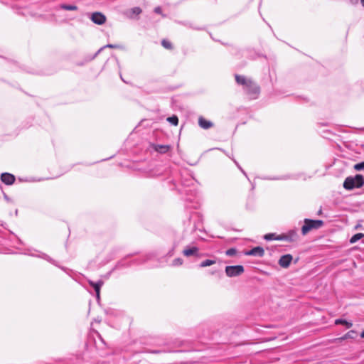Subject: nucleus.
<instances>
[{"mask_svg":"<svg viewBox=\"0 0 364 364\" xmlns=\"http://www.w3.org/2000/svg\"><path fill=\"white\" fill-rule=\"evenodd\" d=\"M60 7L63 9L68 10V11H75L77 9V7L75 5L62 4Z\"/></svg>","mask_w":364,"mask_h":364,"instance_id":"obj_18","label":"nucleus"},{"mask_svg":"<svg viewBox=\"0 0 364 364\" xmlns=\"http://www.w3.org/2000/svg\"><path fill=\"white\" fill-rule=\"evenodd\" d=\"M161 352H162L161 350H159L151 351L152 353H160Z\"/></svg>","mask_w":364,"mask_h":364,"instance_id":"obj_30","label":"nucleus"},{"mask_svg":"<svg viewBox=\"0 0 364 364\" xmlns=\"http://www.w3.org/2000/svg\"><path fill=\"white\" fill-rule=\"evenodd\" d=\"M244 271L245 269L242 265L227 266L225 267V274L229 277L240 276Z\"/></svg>","mask_w":364,"mask_h":364,"instance_id":"obj_3","label":"nucleus"},{"mask_svg":"<svg viewBox=\"0 0 364 364\" xmlns=\"http://www.w3.org/2000/svg\"><path fill=\"white\" fill-rule=\"evenodd\" d=\"M357 336H358L357 332H355L354 331H350L348 333H346L344 337H343V339H344V338H354L357 337Z\"/></svg>","mask_w":364,"mask_h":364,"instance_id":"obj_19","label":"nucleus"},{"mask_svg":"<svg viewBox=\"0 0 364 364\" xmlns=\"http://www.w3.org/2000/svg\"><path fill=\"white\" fill-rule=\"evenodd\" d=\"M244 89L248 95H252L255 98L257 97L260 92L259 87L252 80H250Z\"/></svg>","mask_w":364,"mask_h":364,"instance_id":"obj_4","label":"nucleus"},{"mask_svg":"<svg viewBox=\"0 0 364 364\" xmlns=\"http://www.w3.org/2000/svg\"><path fill=\"white\" fill-rule=\"evenodd\" d=\"M183 264V260L181 258H176L173 261V266H179Z\"/></svg>","mask_w":364,"mask_h":364,"instance_id":"obj_25","label":"nucleus"},{"mask_svg":"<svg viewBox=\"0 0 364 364\" xmlns=\"http://www.w3.org/2000/svg\"><path fill=\"white\" fill-rule=\"evenodd\" d=\"M287 238H296V233L295 231H291L289 233V235H286Z\"/></svg>","mask_w":364,"mask_h":364,"instance_id":"obj_26","label":"nucleus"},{"mask_svg":"<svg viewBox=\"0 0 364 364\" xmlns=\"http://www.w3.org/2000/svg\"><path fill=\"white\" fill-rule=\"evenodd\" d=\"M198 249L196 247H193L191 248H187V249H185L183 251V253L185 256L186 257H190V256H192L195 254L197 253Z\"/></svg>","mask_w":364,"mask_h":364,"instance_id":"obj_13","label":"nucleus"},{"mask_svg":"<svg viewBox=\"0 0 364 364\" xmlns=\"http://www.w3.org/2000/svg\"><path fill=\"white\" fill-rule=\"evenodd\" d=\"M154 12L159 14H161V8L160 6H157L154 9Z\"/></svg>","mask_w":364,"mask_h":364,"instance_id":"obj_27","label":"nucleus"},{"mask_svg":"<svg viewBox=\"0 0 364 364\" xmlns=\"http://www.w3.org/2000/svg\"><path fill=\"white\" fill-rule=\"evenodd\" d=\"M364 237V234L363 233H357L355 235H354L350 239V242L351 244L353 243H355V242H357L358 240H360L361 238H363Z\"/></svg>","mask_w":364,"mask_h":364,"instance_id":"obj_15","label":"nucleus"},{"mask_svg":"<svg viewBox=\"0 0 364 364\" xmlns=\"http://www.w3.org/2000/svg\"><path fill=\"white\" fill-rule=\"evenodd\" d=\"M342 323H343V326L346 325L348 328H350L352 325L351 323H349L344 320H343Z\"/></svg>","mask_w":364,"mask_h":364,"instance_id":"obj_28","label":"nucleus"},{"mask_svg":"<svg viewBox=\"0 0 364 364\" xmlns=\"http://www.w3.org/2000/svg\"><path fill=\"white\" fill-rule=\"evenodd\" d=\"M91 20L97 25H102L106 21V16L100 12H95L92 14Z\"/></svg>","mask_w":364,"mask_h":364,"instance_id":"obj_7","label":"nucleus"},{"mask_svg":"<svg viewBox=\"0 0 364 364\" xmlns=\"http://www.w3.org/2000/svg\"><path fill=\"white\" fill-rule=\"evenodd\" d=\"M161 44L166 49H171L172 48V44L168 41L163 40L162 42H161Z\"/></svg>","mask_w":364,"mask_h":364,"instance_id":"obj_21","label":"nucleus"},{"mask_svg":"<svg viewBox=\"0 0 364 364\" xmlns=\"http://www.w3.org/2000/svg\"><path fill=\"white\" fill-rule=\"evenodd\" d=\"M245 255L248 256H257L262 257L264 255V250L262 247L258 246L245 252Z\"/></svg>","mask_w":364,"mask_h":364,"instance_id":"obj_8","label":"nucleus"},{"mask_svg":"<svg viewBox=\"0 0 364 364\" xmlns=\"http://www.w3.org/2000/svg\"><path fill=\"white\" fill-rule=\"evenodd\" d=\"M120 46L119 45H114V44H107L104 47H102L95 54V56L101 52L102 50H103L105 48H119Z\"/></svg>","mask_w":364,"mask_h":364,"instance_id":"obj_20","label":"nucleus"},{"mask_svg":"<svg viewBox=\"0 0 364 364\" xmlns=\"http://www.w3.org/2000/svg\"><path fill=\"white\" fill-rule=\"evenodd\" d=\"M198 124L201 128L204 129H210L213 126V124L210 121L206 120L203 117H200L198 118Z\"/></svg>","mask_w":364,"mask_h":364,"instance_id":"obj_11","label":"nucleus"},{"mask_svg":"<svg viewBox=\"0 0 364 364\" xmlns=\"http://www.w3.org/2000/svg\"><path fill=\"white\" fill-rule=\"evenodd\" d=\"M336 324H341V318H338L335 321Z\"/></svg>","mask_w":364,"mask_h":364,"instance_id":"obj_29","label":"nucleus"},{"mask_svg":"<svg viewBox=\"0 0 364 364\" xmlns=\"http://www.w3.org/2000/svg\"><path fill=\"white\" fill-rule=\"evenodd\" d=\"M292 259V255L290 254H287L280 257L278 264H279L280 267L283 268H287L289 267Z\"/></svg>","mask_w":364,"mask_h":364,"instance_id":"obj_6","label":"nucleus"},{"mask_svg":"<svg viewBox=\"0 0 364 364\" xmlns=\"http://www.w3.org/2000/svg\"><path fill=\"white\" fill-rule=\"evenodd\" d=\"M360 336H361L362 338H364V331L361 333Z\"/></svg>","mask_w":364,"mask_h":364,"instance_id":"obj_31","label":"nucleus"},{"mask_svg":"<svg viewBox=\"0 0 364 364\" xmlns=\"http://www.w3.org/2000/svg\"><path fill=\"white\" fill-rule=\"evenodd\" d=\"M215 263V260H211V259H206L205 261H203L200 264V267H208V266H210L212 264H214Z\"/></svg>","mask_w":364,"mask_h":364,"instance_id":"obj_17","label":"nucleus"},{"mask_svg":"<svg viewBox=\"0 0 364 364\" xmlns=\"http://www.w3.org/2000/svg\"><path fill=\"white\" fill-rule=\"evenodd\" d=\"M133 14L139 15L141 13V9L139 7H134L131 10Z\"/></svg>","mask_w":364,"mask_h":364,"instance_id":"obj_24","label":"nucleus"},{"mask_svg":"<svg viewBox=\"0 0 364 364\" xmlns=\"http://www.w3.org/2000/svg\"><path fill=\"white\" fill-rule=\"evenodd\" d=\"M155 150L160 153H166L170 149L168 145H156Z\"/></svg>","mask_w":364,"mask_h":364,"instance_id":"obj_14","label":"nucleus"},{"mask_svg":"<svg viewBox=\"0 0 364 364\" xmlns=\"http://www.w3.org/2000/svg\"><path fill=\"white\" fill-rule=\"evenodd\" d=\"M364 185V178L360 174L355 176L347 177L343 184V186L348 190L359 188Z\"/></svg>","mask_w":364,"mask_h":364,"instance_id":"obj_1","label":"nucleus"},{"mask_svg":"<svg viewBox=\"0 0 364 364\" xmlns=\"http://www.w3.org/2000/svg\"><path fill=\"white\" fill-rule=\"evenodd\" d=\"M1 180L3 183L6 185H11L15 181V177L14 175L9 173H4L1 176Z\"/></svg>","mask_w":364,"mask_h":364,"instance_id":"obj_9","label":"nucleus"},{"mask_svg":"<svg viewBox=\"0 0 364 364\" xmlns=\"http://www.w3.org/2000/svg\"><path fill=\"white\" fill-rule=\"evenodd\" d=\"M235 80L237 83L242 85L244 87L247 86L248 82L250 81V79L246 78L245 76L235 75Z\"/></svg>","mask_w":364,"mask_h":364,"instance_id":"obj_12","label":"nucleus"},{"mask_svg":"<svg viewBox=\"0 0 364 364\" xmlns=\"http://www.w3.org/2000/svg\"><path fill=\"white\" fill-rule=\"evenodd\" d=\"M362 5L364 6V0H360Z\"/></svg>","mask_w":364,"mask_h":364,"instance_id":"obj_32","label":"nucleus"},{"mask_svg":"<svg viewBox=\"0 0 364 364\" xmlns=\"http://www.w3.org/2000/svg\"><path fill=\"white\" fill-rule=\"evenodd\" d=\"M89 284L90 286H92L95 292H96V297L97 299H100V288L103 285L104 282L102 280L98 281L97 282H94L91 280H89Z\"/></svg>","mask_w":364,"mask_h":364,"instance_id":"obj_10","label":"nucleus"},{"mask_svg":"<svg viewBox=\"0 0 364 364\" xmlns=\"http://www.w3.org/2000/svg\"><path fill=\"white\" fill-rule=\"evenodd\" d=\"M225 253L228 256L232 257L237 253V250L235 248H230L228 249Z\"/></svg>","mask_w":364,"mask_h":364,"instance_id":"obj_22","label":"nucleus"},{"mask_svg":"<svg viewBox=\"0 0 364 364\" xmlns=\"http://www.w3.org/2000/svg\"><path fill=\"white\" fill-rule=\"evenodd\" d=\"M264 238L266 240H287V241H290V242H293L296 240V238H287V236H285V235L276 236L275 234H274V233L266 234L264 236Z\"/></svg>","mask_w":364,"mask_h":364,"instance_id":"obj_5","label":"nucleus"},{"mask_svg":"<svg viewBox=\"0 0 364 364\" xmlns=\"http://www.w3.org/2000/svg\"><path fill=\"white\" fill-rule=\"evenodd\" d=\"M354 169L356 171H361L364 169V161L357 164L354 166Z\"/></svg>","mask_w":364,"mask_h":364,"instance_id":"obj_23","label":"nucleus"},{"mask_svg":"<svg viewBox=\"0 0 364 364\" xmlns=\"http://www.w3.org/2000/svg\"><path fill=\"white\" fill-rule=\"evenodd\" d=\"M323 225V221L321 220L305 219L304 225L302 226L301 232L304 235H306L313 229H318Z\"/></svg>","mask_w":364,"mask_h":364,"instance_id":"obj_2","label":"nucleus"},{"mask_svg":"<svg viewBox=\"0 0 364 364\" xmlns=\"http://www.w3.org/2000/svg\"><path fill=\"white\" fill-rule=\"evenodd\" d=\"M167 121L174 126H176L178 124V119L176 115L168 117Z\"/></svg>","mask_w":364,"mask_h":364,"instance_id":"obj_16","label":"nucleus"}]
</instances>
